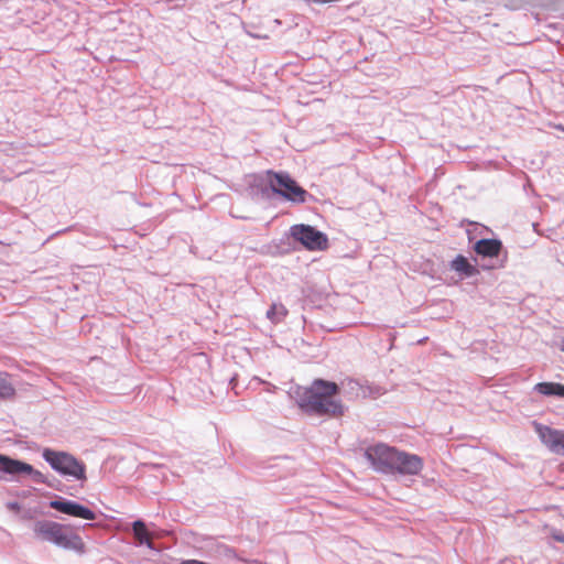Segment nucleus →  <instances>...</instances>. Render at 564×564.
<instances>
[{
	"label": "nucleus",
	"mask_w": 564,
	"mask_h": 564,
	"mask_svg": "<svg viewBox=\"0 0 564 564\" xmlns=\"http://www.w3.org/2000/svg\"><path fill=\"white\" fill-rule=\"evenodd\" d=\"M9 508L12 510H19L20 506L18 502H11V503H9Z\"/></svg>",
	"instance_id": "a211bd4d"
},
{
	"label": "nucleus",
	"mask_w": 564,
	"mask_h": 564,
	"mask_svg": "<svg viewBox=\"0 0 564 564\" xmlns=\"http://www.w3.org/2000/svg\"><path fill=\"white\" fill-rule=\"evenodd\" d=\"M48 506L50 508L61 513L88 521H94L97 517L95 511L88 507L80 505L77 501L65 499L63 497L51 500Z\"/></svg>",
	"instance_id": "9d476101"
},
{
	"label": "nucleus",
	"mask_w": 564,
	"mask_h": 564,
	"mask_svg": "<svg viewBox=\"0 0 564 564\" xmlns=\"http://www.w3.org/2000/svg\"><path fill=\"white\" fill-rule=\"evenodd\" d=\"M535 432L541 442L554 454L564 456V431L535 423Z\"/></svg>",
	"instance_id": "9b49d317"
},
{
	"label": "nucleus",
	"mask_w": 564,
	"mask_h": 564,
	"mask_svg": "<svg viewBox=\"0 0 564 564\" xmlns=\"http://www.w3.org/2000/svg\"><path fill=\"white\" fill-rule=\"evenodd\" d=\"M449 268L457 272L462 278H471L478 274V270L466 257L458 254L449 263Z\"/></svg>",
	"instance_id": "f8f14e48"
},
{
	"label": "nucleus",
	"mask_w": 564,
	"mask_h": 564,
	"mask_svg": "<svg viewBox=\"0 0 564 564\" xmlns=\"http://www.w3.org/2000/svg\"><path fill=\"white\" fill-rule=\"evenodd\" d=\"M15 390L13 386L8 381L7 378L0 376V399H7L13 397Z\"/></svg>",
	"instance_id": "dca6fc26"
},
{
	"label": "nucleus",
	"mask_w": 564,
	"mask_h": 564,
	"mask_svg": "<svg viewBox=\"0 0 564 564\" xmlns=\"http://www.w3.org/2000/svg\"><path fill=\"white\" fill-rule=\"evenodd\" d=\"M473 250L482 260H488L482 264L484 269L495 270L505 268L508 260V251L502 241L497 238H482L474 243Z\"/></svg>",
	"instance_id": "20e7f679"
},
{
	"label": "nucleus",
	"mask_w": 564,
	"mask_h": 564,
	"mask_svg": "<svg viewBox=\"0 0 564 564\" xmlns=\"http://www.w3.org/2000/svg\"><path fill=\"white\" fill-rule=\"evenodd\" d=\"M552 538H553L555 541H557V542H562V543H564V534H563V533H561V532H557V531L553 532Z\"/></svg>",
	"instance_id": "f3484780"
},
{
	"label": "nucleus",
	"mask_w": 564,
	"mask_h": 564,
	"mask_svg": "<svg viewBox=\"0 0 564 564\" xmlns=\"http://www.w3.org/2000/svg\"><path fill=\"white\" fill-rule=\"evenodd\" d=\"M398 448L384 443L370 445L365 451V457L377 473L390 475L398 453Z\"/></svg>",
	"instance_id": "0eeeda50"
},
{
	"label": "nucleus",
	"mask_w": 564,
	"mask_h": 564,
	"mask_svg": "<svg viewBox=\"0 0 564 564\" xmlns=\"http://www.w3.org/2000/svg\"><path fill=\"white\" fill-rule=\"evenodd\" d=\"M288 315V310L282 303H273L267 311V317L272 323L278 324L282 322Z\"/></svg>",
	"instance_id": "2eb2a0df"
},
{
	"label": "nucleus",
	"mask_w": 564,
	"mask_h": 564,
	"mask_svg": "<svg viewBox=\"0 0 564 564\" xmlns=\"http://www.w3.org/2000/svg\"><path fill=\"white\" fill-rule=\"evenodd\" d=\"M269 186L274 194L292 203H305L307 192L285 172L268 171Z\"/></svg>",
	"instance_id": "39448f33"
},
{
	"label": "nucleus",
	"mask_w": 564,
	"mask_h": 564,
	"mask_svg": "<svg viewBox=\"0 0 564 564\" xmlns=\"http://www.w3.org/2000/svg\"><path fill=\"white\" fill-rule=\"evenodd\" d=\"M33 532L37 539L50 542L59 549L74 551L78 554L85 553L83 539L62 523L39 520L33 525Z\"/></svg>",
	"instance_id": "f03ea898"
},
{
	"label": "nucleus",
	"mask_w": 564,
	"mask_h": 564,
	"mask_svg": "<svg viewBox=\"0 0 564 564\" xmlns=\"http://www.w3.org/2000/svg\"><path fill=\"white\" fill-rule=\"evenodd\" d=\"M424 467L423 459L412 453L398 451L391 475L416 476Z\"/></svg>",
	"instance_id": "1a4fd4ad"
},
{
	"label": "nucleus",
	"mask_w": 564,
	"mask_h": 564,
	"mask_svg": "<svg viewBox=\"0 0 564 564\" xmlns=\"http://www.w3.org/2000/svg\"><path fill=\"white\" fill-rule=\"evenodd\" d=\"M42 457L53 470L68 480L85 481L87 479L86 465L67 452L44 448Z\"/></svg>",
	"instance_id": "7ed1b4c3"
},
{
	"label": "nucleus",
	"mask_w": 564,
	"mask_h": 564,
	"mask_svg": "<svg viewBox=\"0 0 564 564\" xmlns=\"http://www.w3.org/2000/svg\"><path fill=\"white\" fill-rule=\"evenodd\" d=\"M132 530L134 538L140 545H147V547L150 550H154V544L149 539V532L147 530L145 523L142 520H135L132 523Z\"/></svg>",
	"instance_id": "4468645a"
},
{
	"label": "nucleus",
	"mask_w": 564,
	"mask_h": 564,
	"mask_svg": "<svg viewBox=\"0 0 564 564\" xmlns=\"http://www.w3.org/2000/svg\"><path fill=\"white\" fill-rule=\"evenodd\" d=\"M533 391L544 397L564 399V384L558 382H539L533 387Z\"/></svg>",
	"instance_id": "ddd939ff"
},
{
	"label": "nucleus",
	"mask_w": 564,
	"mask_h": 564,
	"mask_svg": "<svg viewBox=\"0 0 564 564\" xmlns=\"http://www.w3.org/2000/svg\"><path fill=\"white\" fill-rule=\"evenodd\" d=\"M338 393L337 383L315 379L310 387L293 389L291 397L299 408L308 414L340 416L345 412V406L335 398Z\"/></svg>",
	"instance_id": "f257e3e1"
},
{
	"label": "nucleus",
	"mask_w": 564,
	"mask_h": 564,
	"mask_svg": "<svg viewBox=\"0 0 564 564\" xmlns=\"http://www.w3.org/2000/svg\"><path fill=\"white\" fill-rule=\"evenodd\" d=\"M4 475H10L12 478H19L25 475L30 476L35 484L53 486L47 477L40 470H36L32 465L0 454V480H7Z\"/></svg>",
	"instance_id": "423d86ee"
},
{
	"label": "nucleus",
	"mask_w": 564,
	"mask_h": 564,
	"mask_svg": "<svg viewBox=\"0 0 564 564\" xmlns=\"http://www.w3.org/2000/svg\"><path fill=\"white\" fill-rule=\"evenodd\" d=\"M290 237L310 251H323L328 247L327 235L311 225L297 224L291 226Z\"/></svg>",
	"instance_id": "6e6552de"
}]
</instances>
